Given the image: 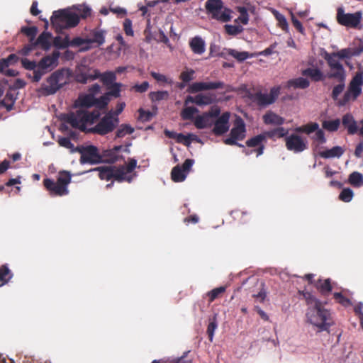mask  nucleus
<instances>
[{
    "label": "nucleus",
    "mask_w": 363,
    "mask_h": 363,
    "mask_svg": "<svg viewBox=\"0 0 363 363\" xmlns=\"http://www.w3.org/2000/svg\"><path fill=\"white\" fill-rule=\"evenodd\" d=\"M94 105V96L84 94L78 97L74 106L79 109L76 112H71L63 116V120L74 128L84 131L87 124H93L100 117L99 110L89 111L86 109Z\"/></svg>",
    "instance_id": "f257e3e1"
},
{
    "label": "nucleus",
    "mask_w": 363,
    "mask_h": 363,
    "mask_svg": "<svg viewBox=\"0 0 363 363\" xmlns=\"http://www.w3.org/2000/svg\"><path fill=\"white\" fill-rule=\"evenodd\" d=\"M306 321L317 328L318 332H329L334 321L330 310L323 303L318 306L308 307L306 313Z\"/></svg>",
    "instance_id": "f03ea898"
},
{
    "label": "nucleus",
    "mask_w": 363,
    "mask_h": 363,
    "mask_svg": "<svg viewBox=\"0 0 363 363\" xmlns=\"http://www.w3.org/2000/svg\"><path fill=\"white\" fill-rule=\"evenodd\" d=\"M67 72L68 70L65 69H57L52 72L38 89V93L44 96L55 94L67 84Z\"/></svg>",
    "instance_id": "7ed1b4c3"
},
{
    "label": "nucleus",
    "mask_w": 363,
    "mask_h": 363,
    "mask_svg": "<svg viewBox=\"0 0 363 363\" xmlns=\"http://www.w3.org/2000/svg\"><path fill=\"white\" fill-rule=\"evenodd\" d=\"M98 78H101L104 84L108 86L114 84L113 82L116 79V76L113 72L100 74L97 69L92 70L86 66L79 67L75 71L74 79L78 83L86 84L88 82Z\"/></svg>",
    "instance_id": "20e7f679"
},
{
    "label": "nucleus",
    "mask_w": 363,
    "mask_h": 363,
    "mask_svg": "<svg viewBox=\"0 0 363 363\" xmlns=\"http://www.w3.org/2000/svg\"><path fill=\"white\" fill-rule=\"evenodd\" d=\"M50 21L56 32L60 33L63 29L77 26L79 22V17L74 12L62 9L54 11Z\"/></svg>",
    "instance_id": "39448f33"
},
{
    "label": "nucleus",
    "mask_w": 363,
    "mask_h": 363,
    "mask_svg": "<svg viewBox=\"0 0 363 363\" xmlns=\"http://www.w3.org/2000/svg\"><path fill=\"white\" fill-rule=\"evenodd\" d=\"M70 182L71 174L67 171L60 172L57 182L49 178L43 180L44 186L50 194L60 196L68 194L67 186Z\"/></svg>",
    "instance_id": "423d86ee"
},
{
    "label": "nucleus",
    "mask_w": 363,
    "mask_h": 363,
    "mask_svg": "<svg viewBox=\"0 0 363 363\" xmlns=\"http://www.w3.org/2000/svg\"><path fill=\"white\" fill-rule=\"evenodd\" d=\"M206 13L214 20L226 23L231 19V9L224 6L222 0H207L205 3Z\"/></svg>",
    "instance_id": "0eeeda50"
},
{
    "label": "nucleus",
    "mask_w": 363,
    "mask_h": 363,
    "mask_svg": "<svg viewBox=\"0 0 363 363\" xmlns=\"http://www.w3.org/2000/svg\"><path fill=\"white\" fill-rule=\"evenodd\" d=\"M336 20L341 26L354 29H361L362 12L358 11L353 13H345L344 8L340 6L337 9Z\"/></svg>",
    "instance_id": "6e6552de"
},
{
    "label": "nucleus",
    "mask_w": 363,
    "mask_h": 363,
    "mask_svg": "<svg viewBox=\"0 0 363 363\" xmlns=\"http://www.w3.org/2000/svg\"><path fill=\"white\" fill-rule=\"evenodd\" d=\"M57 54L43 57L38 63L35 76L31 77V74H29L28 77L31 79L33 82H38L44 74L52 70L57 65Z\"/></svg>",
    "instance_id": "1a4fd4ad"
},
{
    "label": "nucleus",
    "mask_w": 363,
    "mask_h": 363,
    "mask_svg": "<svg viewBox=\"0 0 363 363\" xmlns=\"http://www.w3.org/2000/svg\"><path fill=\"white\" fill-rule=\"evenodd\" d=\"M246 136V126L240 117H237L234 121L233 128L230 130L229 138L224 139L223 143L228 145H237L244 148V145L238 143V140H243Z\"/></svg>",
    "instance_id": "9d476101"
},
{
    "label": "nucleus",
    "mask_w": 363,
    "mask_h": 363,
    "mask_svg": "<svg viewBox=\"0 0 363 363\" xmlns=\"http://www.w3.org/2000/svg\"><path fill=\"white\" fill-rule=\"evenodd\" d=\"M323 57L330 69V72L328 74V77L342 81L343 77L346 76L345 70L335 52L328 53L326 52Z\"/></svg>",
    "instance_id": "9b49d317"
},
{
    "label": "nucleus",
    "mask_w": 363,
    "mask_h": 363,
    "mask_svg": "<svg viewBox=\"0 0 363 363\" xmlns=\"http://www.w3.org/2000/svg\"><path fill=\"white\" fill-rule=\"evenodd\" d=\"M280 87L274 86L270 89L269 94L261 91L249 93L248 98L259 106H267L275 102L280 94Z\"/></svg>",
    "instance_id": "f8f14e48"
},
{
    "label": "nucleus",
    "mask_w": 363,
    "mask_h": 363,
    "mask_svg": "<svg viewBox=\"0 0 363 363\" xmlns=\"http://www.w3.org/2000/svg\"><path fill=\"white\" fill-rule=\"evenodd\" d=\"M76 151L81 154L79 162L82 164L86 163L91 164L101 163V153L94 145L77 147Z\"/></svg>",
    "instance_id": "ddd939ff"
},
{
    "label": "nucleus",
    "mask_w": 363,
    "mask_h": 363,
    "mask_svg": "<svg viewBox=\"0 0 363 363\" xmlns=\"http://www.w3.org/2000/svg\"><path fill=\"white\" fill-rule=\"evenodd\" d=\"M136 165V160L130 159L127 165L114 166L113 179L118 182H131L133 179V175L130 174L133 172Z\"/></svg>",
    "instance_id": "4468645a"
},
{
    "label": "nucleus",
    "mask_w": 363,
    "mask_h": 363,
    "mask_svg": "<svg viewBox=\"0 0 363 363\" xmlns=\"http://www.w3.org/2000/svg\"><path fill=\"white\" fill-rule=\"evenodd\" d=\"M118 123V118H113L112 113H108L94 128L90 129V132L104 135L112 132Z\"/></svg>",
    "instance_id": "2eb2a0df"
},
{
    "label": "nucleus",
    "mask_w": 363,
    "mask_h": 363,
    "mask_svg": "<svg viewBox=\"0 0 363 363\" xmlns=\"http://www.w3.org/2000/svg\"><path fill=\"white\" fill-rule=\"evenodd\" d=\"M267 142V138L264 134V133L257 135L255 137H252L250 139H248L246 141V145L250 147H257L254 150H246L245 147L243 148V153H245V155H250L253 152H256L257 157L260 156L263 154L264 150L265 147L264 144Z\"/></svg>",
    "instance_id": "dca6fc26"
},
{
    "label": "nucleus",
    "mask_w": 363,
    "mask_h": 363,
    "mask_svg": "<svg viewBox=\"0 0 363 363\" xmlns=\"http://www.w3.org/2000/svg\"><path fill=\"white\" fill-rule=\"evenodd\" d=\"M286 147L288 150L298 153L307 149V140L296 134H291L285 138Z\"/></svg>",
    "instance_id": "f3484780"
},
{
    "label": "nucleus",
    "mask_w": 363,
    "mask_h": 363,
    "mask_svg": "<svg viewBox=\"0 0 363 363\" xmlns=\"http://www.w3.org/2000/svg\"><path fill=\"white\" fill-rule=\"evenodd\" d=\"M230 113L224 112L213 123L212 133L216 136H220L227 133L230 128Z\"/></svg>",
    "instance_id": "a211bd4d"
},
{
    "label": "nucleus",
    "mask_w": 363,
    "mask_h": 363,
    "mask_svg": "<svg viewBox=\"0 0 363 363\" xmlns=\"http://www.w3.org/2000/svg\"><path fill=\"white\" fill-rule=\"evenodd\" d=\"M225 84L223 82H194L191 84L187 89L189 93H197L206 90H214L218 89H224Z\"/></svg>",
    "instance_id": "6ab92c4d"
},
{
    "label": "nucleus",
    "mask_w": 363,
    "mask_h": 363,
    "mask_svg": "<svg viewBox=\"0 0 363 363\" xmlns=\"http://www.w3.org/2000/svg\"><path fill=\"white\" fill-rule=\"evenodd\" d=\"M121 148V145H118L115 146L112 149L104 150L101 153V163L113 164L117 162L120 158L122 157V156L118 154Z\"/></svg>",
    "instance_id": "aec40b11"
},
{
    "label": "nucleus",
    "mask_w": 363,
    "mask_h": 363,
    "mask_svg": "<svg viewBox=\"0 0 363 363\" xmlns=\"http://www.w3.org/2000/svg\"><path fill=\"white\" fill-rule=\"evenodd\" d=\"M363 86V75L361 72H357L351 80L348 90L352 93V100H355L362 93V86Z\"/></svg>",
    "instance_id": "412c9836"
},
{
    "label": "nucleus",
    "mask_w": 363,
    "mask_h": 363,
    "mask_svg": "<svg viewBox=\"0 0 363 363\" xmlns=\"http://www.w3.org/2000/svg\"><path fill=\"white\" fill-rule=\"evenodd\" d=\"M314 286L318 292L323 296H328L332 291L333 286L330 279H318L314 283Z\"/></svg>",
    "instance_id": "4be33fe9"
},
{
    "label": "nucleus",
    "mask_w": 363,
    "mask_h": 363,
    "mask_svg": "<svg viewBox=\"0 0 363 363\" xmlns=\"http://www.w3.org/2000/svg\"><path fill=\"white\" fill-rule=\"evenodd\" d=\"M345 152V150L340 146H335L331 149L320 151L318 155L324 159L340 157Z\"/></svg>",
    "instance_id": "5701e85b"
},
{
    "label": "nucleus",
    "mask_w": 363,
    "mask_h": 363,
    "mask_svg": "<svg viewBox=\"0 0 363 363\" xmlns=\"http://www.w3.org/2000/svg\"><path fill=\"white\" fill-rule=\"evenodd\" d=\"M284 118L272 111H268L263 116V121L267 125H281L284 123Z\"/></svg>",
    "instance_id": "b1692460"
},
{
    "label": "nucleus",
    "mask_w": 363,
    "mask_h": 363,
    "mask_svg": "<svg viewBox=\"0 0 363 363\" xmlns=\"http://www.w3.org/2000/svg\"><path fill=\"white\" fill-rule=\"evenodd\" d=\"M113 168L114 166H101L96 167L91 169V171L99 172V177L101 180L108 181L111 179H113Z\"/></svg>",
    "instance_id": "393cba45"
},
{
    "label": "nucleus",
    "mask_w": 363,
    "mask_h": 363,
    "mask_svg": "<svg viewBox=\"0 0 363 363\" xmlns=\"http://www.w3.org/2000/svg\"><path fill=\"white\" fill-rule=\"evenodd\" d=\"M189 46L195 54L201 55L205 52V42L199 36L193 38L189 42Z\"/></svg>",
    "instance_id": "a878e982"
},
{
    "label": "nucleus",
    "mask_w": 363,
    "mask_h": 363,
    "mask_svg": "<svg viewBox=\"0 0 363 363\" xmlns=\"http://www.w3.org/2000/svg\"><path fill=\"white\" fill-rule=\"evenodd\" d=\"M342 125L347 129L348 133L353 135L357 132V125L353 116L347 113L343 116L342 120Z\"/></svg>",
    "instance_id": "bb28decb"
},
{
    "label": "nucleus",
    "mask_w": 363,
    "mask_h": 363,
    "mask_svg": "<svg viewBox=\"0 0 363 363\" xmlns=\"http://www.w3.org/2000/svg\"><path fill=\"white\" fill-rule=\"evenodd\" d=\"M309 86V80L303 77L291 79L287 82L288 88L305 89H307Z\"/></svg>",
    "instance_id": "cd10ccee"
},
{
    "label": "nucleus",
    "mask_w": 363,
    "mask_h": 363,
    "mask_svg": "<svg viewBox=\"0 0 363 363\" xmlns=\"http://www.w3.org/2000/svg\"><path fill=\"white\" fill-rule=\"evenodd\" d=\"M301 74L309 77L314 82H320L325 78L323 72L318 68H306L301 71Z\"/></svg>",
    "instance_id": "c85d7f7f"
},
{
    "label": "nucleus",
    "mask_w": 363,
    "mask_h": 363,
    "mask_svg": "<svg viewBox=\"0 0 363 363\" xmlns=\"http://www.w3.org/2000/svg\"><path fill=\"white\" fill-rule=\"evenodd\" d=\"M51 38V34L48 32H43L38 38L35 40L33 45L35 47L40 45L43 49L48 50L50 47V40Z\"/></svg>",
    "instance_id": "c756f323"
},
{
    "label": "nucleus",
    "mask_w": 363,
    "mask_h": 363,
    "mask_svg": "<svg viewBox=\"0 0 363 363\" xmlns=\"http://www.w3.org/2000/svg\"><path fill=\"white\" fill-rule=\"evenodd\" d=\"M212 124L213 122L209 117V114L207 113H204L201 116H198L194 121V125L199 129L209 128Z\"/></svg>",
    "instance_id": "7c9ffc66"
},
{
    "label": "nucleus",
    "mask_w": 363,
    "mask_h": 363,
    "mask_svg": "<svg viewBox=\"0 0 363 363\" xmlns=\"http://www.w3.org/2000/svg\"><path fill=\"white\" fill-rule=\"evenodd\" d=\"M16 99V97L11 91H7L5 97L0 100V106L5 108L7 111H10L13 108Z\"/></svg>",
    "instance_id": "2f4dec72"
},
{
    "label": "nucleus",
    "mask_w": 363,
    "mask_h": 363,
    "mask_svg": "<svg viewBox=\"0 0 363 363\" xmlns=\"http://www.w3.org/2000/svg\"><path fill=\"white\" fill-rule=\"evenodd\" d=\"M298 294L302 296V298L305 300L308 307L318 306L322 304V302L315 296H313L311 292L306 291H298Z\"/></svg>",
    "instance_id": "473e14b6"
},
{
    "label": "nucleus",
    "mask_w": 363,
    "mask_h": 363,
    "mask_svg": "<svg viewBox=\"0 0 363 363\" xmlns=\"http://www.w3.org/2000/svg\"><path fill=\"white\" fill-rule=\"evenodd\" d=\"M186 174H187L182 169L180 165L174 167L171 172V177L174 182H182L184 181Z\"/></svg>",
    "instance_id": "72a5a7b5"
},
{
    "label": "nucleus",
    "mask_w": 363,
    "mask_h": 363,
    "mask_svg": "<svg viewBox=\"0 0 363 363\" xmlns=\"http://www.w3.org/2000/svg\"><path fill=\"white\" fill-rule=\"evenodd\" d=\"M12 277L13 274L7 264H3L0 267V286L7 284Z\"/></svg>",
    "instance_id": "f704fd0d"
},
{
    "label": "nucleus",
    "mask_w": 363,
    "mask_h": 363,
    "mask_svg": "<svg viewBox=\"0 0 363 363\" xmlns=\"http://www.w3.org/2000/svg\"><path fill=\"white\" fill-rule=\"evenodd\" d=\"M319 128V125L315 122H311L309 123H307L306 125L297 127L295 129V131L297 133H303L306 134H311L315 130H317Z\"/></svg>",
    "instance_id": "c9c22d12"
},
{
    "label": "nucleus",
    "mask_w": 363,
    "mask_h": 363,
    "mask_svg": "<svg viewBox=\"0 0 363 363\" xmlns=\"http://www.w3.org/2000/svg\"><path fill=\"white\" fill-rule=\"evenodd\" d=\"M287 133H288V130L283 127H279V128H274L273 130L264 132V134L266 138H273L275 137L283 138V137L286 136L287 135Z\"/></svg>",
    "instance_id": "e433bc0d"
},
{
    "label": "nucleus",
    "mask_w": 363,
    "mask_h": 363,
    "mask_svg": "<svg viewBox=\"0 0 363 363\" xmlns=\"http://www.w3.org/2000/svg\"><path fill=\"white\" fill-rule=\"evenodd\" d=\"M348 182L354 187H360L363 185V175L358 172H353L350 174Z\"/></svg>",
    "instance_id": "4c0bfd02"
},
{
    "label": "nucleus",
    "mask_w": 363,
    "mask_h": 363,
    "mask_svg": "<svg viewBox=\"0 0 363 363\" xmlns=\"http://www.w3.org/2000/svg\"><path fill=\"white\" fill-rule=\"evenodd\" d=\"M169 96V94L167 91H151L149 94V98L152 102L167 100Z\"/></svg>",
    "instance_id": "58836bf2"
},
{
    "label": "nucleus",
    "mask_w": 363,
    "mask_h": 363,
    "mask_svg": "<svg viewBox=\"0 0 363 363\" xmlns=\"http://www.w3.org/2000/svg\"><path fill=\"white\" fill-rule=\"evenodd\" d=\"M21 32L25 34L27 37L29 38V43H34L35 40V36L38 33V28L36 26L26 27L23 26L21 28Z\"/></svg>",
    "instance_id": "ea45409f"
},
{
    "label": "nucleus",
    "mask_w": 363,
    "mask_h": 363,
    "mask_svg": "<svg viewBox=\"0 0 363 363\" xmlns=\"http://www.w3.org/2000/svg\"><path fill=\"white\" fill-rule=\"evenodd\" d=\"M105 31L102 30H94L92 33L93 38L89 40V43H95L98 45H101L105 42Z\"/></svg>",
    "instance_id": "a19ab883"
},
{
    "label": "nucleus",
    "mask_w": 363,
    "mask_h": 363,
    "mask_svg": "<svg viewBox=\"0 0 363 363\" xmlns=\"http://www.w3.org/2000/svg\"><path fill=\"white\" fill-rule=\"evenodd\" d=\"M74 8L77 11L75 13L79 16V18H86L91 14V8L86 5H77Z\"/></svg>",
    "instance_id": "79ce46f5"
},
{
    "label": "nucleus",
    "mask_w": 363,
    "mask_h": 363,
    "mask_svg": "<svg viewBox=\"0 0 363 363\" xmlns=\"http://www.w3.org/2000/svg\"><path fill=\"white\" fill-rule=\"evenodd\" d=\"M134 132V128L128 124H122L116 131V138H123L126 135H130Z\"/></svg>",
    "instance_id": "37998d69"
},
{
    "label": "nucleus",
    "mask_w": 363,
    "mask_h": 363,
    "mask_svg": "<svg viewBox=\"0 0 363 363\" xmlns=\"http://www.w3.org/2000/svg\"><path fill=\"white\" fill-rule=\"evenodd\" d=\"M340 124V121L339 119H335L333 121H323L322 126L324 129L330 131L334 132L338 130Z\"/></svg>",
    "instance_id": "c03bdc74"
},
{
    "label": "nucleus",
    "mask_w": 363,
    "mask_h": 363,
    "mask_svg": "<svg viewBox=\"0 0 363 363\" xmlns=\"http://www.w3.org/2000/svg\"><path fill=\"white\" fill-rule=\"evenodd\" d=\"M213 102V99L211 94H197L196 95V105L203 106L209 105Z\"/></svg>",
    "instance_id": "a18cd8bd"
},
{
    "label": "nucleus",
    "mask_w": 363,
    "mask_h": 363,
    "mask_svg": "<svg viewBox=\"0 0 363 363\" xmlns=\"http://www.w3.org/2000/svg\"><path fill=\"white\" fill-rule=\"evenodd\" d=\"M345 77H343V80H337L339 82V84L334 86L333 91H332V98L334 100H337L339 95L342 92V91L345 89Z\"/></svg>",
    "instance_id": "49530a36"
},
{
    "label": "nucleus",
    "mask_w": 363,
    "mask_h": 363,
    "mask_svg": "<svg viewBox=\"0 0 363 363\" xmlns=\"http://www.w3.org/2000/svg\"><path fill=\"white\" fill-rule=\"evenodd\" d=\"M199 111L194 106H189L184 108L181 113L182 118L184 120H191L194 118V115Z\"/></svg>",
    "instance_id": "de8ad7c7"
},
{
    "label": "nucleus",
    "mask_w": 363,
    "mask_h": 363,
    "mask_svg": "<svg viewBox=\"0 0 363 363\" xmlns=\"http://www.w3.org/2000/svg\"><path fill=\"white\" fill-rule=\"evenodd\" d=\"M21 64L26 69L33 71L31 77L35 76V72L38 67V63H36V62L30 61L27 58H23L21 60Z\"/></svg>",
    "instance_id": "09e8293b"
},
{
    "label": "nucleus",
    "mask_w": 363,
    "mask_h": 363,
    "mask_svg": "<svg viewBox=\"0 0 363 363\" xmlns=\"http://www.w3.org/2000/svg\"><path fill=\"white\" fill-rule=\"evenodd\" d=\"M225 291V286H220L213 289V290L208 292L207 296L209 298V302H213L215 299H216L220 294Z\"/></svg>",
    "instance_id": "8fccbe9b"
},
{
    "label": "nucleus",
    "mask_w": 363,
    "mask_h": 363,
    "mask_svg": "<svg viewBox=\"0 0 363 363\" xmlns=\"http://www.w3.org/2000/svg\"><path fill=\"white\" fill-rule=\"evenodd\" d=\"M354 193L351 189L345 188L341 191L339 199L344 202H350L352 199Z\"/></svg>",
    "instance_id": "3c124183"
},
{
    "label": "nucleus",
    "mask_w": 363,
    "mask_h": 363,
    "mask_svg": "<svg viewBox=\"0 0 363 363\" xmlns=\"http://www.w3.org/2000/svg\"><path fill=\"white\" fill-rule=\"evenodd\" d=\"M333 298L337 303L343 306L346 307L352 304L351 301L340 292H335L333 294Z\"/></svg>",
    "instance_id": "603ef678"
},
{
    "label": "nucleus",
    "mask_w": 363,
    "mask_h": 363,
    "mask_svg": "<svg viewBox=\"0 0 363 363\" xmlns=\"http://www.w3.org/2000/svg\"><path fill=\"white\" fill-rule=\"evenodd\" d=\"M109 101V98L108 96H101L99 99H96L94 97V106H96V108L99 109H104L108 105V103Z\"/></svg>",
    "instance_id": "864d4df0"
},
{
    "label": "nucleus",
    "mask_w": 363,
    "mask_h": 363,
    "mask_svg": "<svg viewBox=\"0 0 363 363\" xmlns=\"http://www.w3.org/2000/svg\"><path fill=\"white\" fill-rule=\"evenodd\" d=\"M228 54L240 62L244 61L249 57L248 52H238L235 50H229Z\"/></svg>",
    "instance_id": "5fc2aeb1"
},
{
    "label": "nucleus",
    "mask_w": 363,
    "mask_h": 363,
    "mask_svg": "<svg viewBox=\"0 0 363 363\" xmlns=\"http://www.w3.org/2000/svg\"><path fill=\"white\" fill-rule=\"evenodd\" d=\"M57 143L60 146L69 149L72 152L76 151V148H74V144L71 143L69 138H59Z\"/></svg>",
    "instance_id": "6e6d98bb"
},
{
    "label": "nucleus",
    "mask_w": 363,
    "mask_h": 363,
    "mask_svg": "<svg viewBox=\"0 0 363 363\" xmlns=\"http://www.w3.org/2000/svg\"><path fill=\"white\" fill-rule=\"evenodd\" d=\"M195 72L194 69H190L187 71H183L179 76L180 79L184 83H189L194 79V74Z\"/></svg>",
    "instance_id": "4d7b16f0"
},
{
    "label": "nucleus",
    "mask_w": 363,
    "mask_h": 363,
    "mask_svg": "<svg viewBox=\"0 0 363 363\" xmlns=\"http://www.w3.org/2000/svg\"><path fill=\"white\" fill-rule=\"evenodd\" d=\"M225 30L228 35H236L240 33L243 29L240 26L225 25Z\"/></svg>",
    "instance_id": "13d9d810"
},
{
    "label": "nucleus",
    "mask_w": 363,
    "mask_h": 363,
    "mask_svg": "<svg viewBox=\"0 0 363 363\" xmlns=\"http://www.w3.org/2000/svg\"><path fill=\"white\" fill-rule=\"evenodd\" d=\"M151 76L157 82H161L164 83H167L169 84H172L173 83V81L172 79H169L165 75L155 72H152L150 73Z\"/></svg>",
    "instance_id": "bf43d9fd"
},
{
    "label": "nucleus",
    "mask_w": 363,
    "mask_h": 363,
    "mask_svg": "<svg viewBox=\"0 0 363 363\" xmlns=\"http://www.w3.org/2000/svg\"><path fill=\"white\" fill-rule=\"evenodd\" d=\"M59 40H60V37H56L54 40V44L57 48H66L71 46V40L67 35L62 38V43H57Z\"/></svg>",
    "instance_id": "052dcab7"
},
{
    "label": "nucleus",
    "mask_w": 363,
    "mask_h": 363,
    "mask_svg": "<svg viewBox=\"0 0 363 363\" xmlns=\"http://www.w3.org/2000/svg\"><path fill=\"white\" fill-rule=\"evenodd\" d=\"M121 84L120 83H114L111 84V87L109 88V91L108 93V95H111L112 96H114L116 98H118L120 96V92H121Z\"/></svg>",
    "instance_id": "680f3d73"
},
{
    "label": "nucleus",
    "mask_w": 363,
    "mask_h": 363,
    "mask_svg": "<svg viewBox=\"0 0 363 363\" xmlns=\"http://www.w3.org/2000/svg\"><path fill=\"white\" fill-rule=\"evenodd\" d=\"M123 30L127 35L133 36V30L132 28V21L129 18H125L123 22Z\"/></svg>",
    "instance_id": "e2e57ef3"
},
{
    "label": "nucleus",
    "mask_w": 363,
    "mask_h": 363,
    "mask_svg": "<svg viewBox=\"0 0 363 363\" xmlns=\"http://www.w3.org/2000/svg\"><path fill=\"white\" fill-rule=\"evenodd\" d=\"M335 54L339 59L350 58L354 55L349 48L342 49L340 51L335 52Z\"/></svg>",
    "instance_id": "0e129e2a"
},
{
    "label": "nucleus",
    "mask_w": 363,
    "mask_h": 363,
    "mask_svg": "<svg viewBox=\"0 0 363 363\" xmlns=\"http://www.w3.org/2000/svg\"><path fill=\"white\" fill-rule=\"evenodd\" d=\"M216 328H217V323H216V320H211L208 323V328H207V334H208V338L211 341L213 340L214 331Z\"/></svg>",
    "instance_id": "69168bd1"
},
{
    "label": "nucleus",
    "mask_w": 363,
    "mask_h": 363,
    "mask_svg": "<svg viewBox=\"0 0 363 363\" xmlns=\"http://www.w3.org/2000/svg\"><path fill=\"white\" fill-rule=\"evenodd\" d=\"M351 99H352V93L347 90L345 94L342 99L338 101L340 106H345Z\"/></svg>",
    "instance_id": "338daca9"
},
{
    "label": "nucleus",
    "mask_w": 363,
    "mask_h": 363,
    "mask_svg": "<svg viewBox=\"0 0 363 363\" xmlns=\"http://www.w3.org/2000/svg\"><path fill=\"white\" fill-rule=\"evenodd\" d=\"M315 140L318 141L320 144L325 143L326 138L323 130L318 128L317 130H315Z\"/></svg>",
    "instance_id": "774afa93"
}]
</instances>
